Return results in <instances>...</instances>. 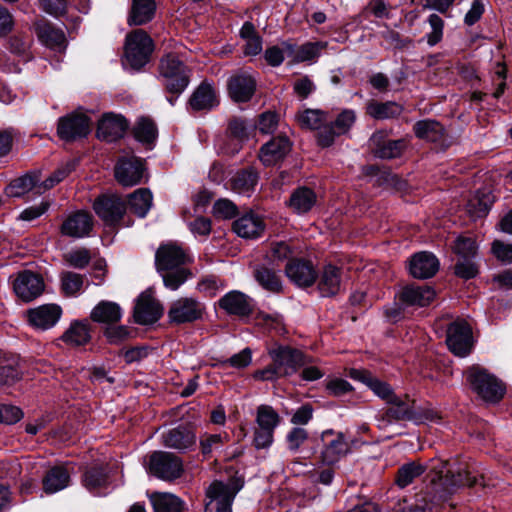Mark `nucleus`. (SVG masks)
Listing matches in <instances>:
<instances>
[{
    "label": "nucleus",
    "mask_w": 512,
    "mask_h": 512,
    "mask_svg": "<svg viewBox=\"0 0 512 512\" xmlns=\"http://www.w3.org/2000/svg\"><path fill=\"white\" fill-rule=\"evenodd\" d=\"M448 462L441 459H430L427 465L417 461L403 464L397 472L395 483L400 488L410 485L415 478L421 476L428 470L427 479L429 484L426 487L423 501L438 503L447 499L457 488L462 486L472 487L478 484L476 476H471L470 471L458 470L456 474L447 468Z\"/></svg>",
    "instance_id": "obj_1"
},
{
    "label": "nucleus",
    "mask_w": 512,
    "mask_h": 512,
    "mask_svg": "<svg viewBox=\"0 0 512 512\" xmlns=\"http://www.w3.org/2000/svg\"><path fill=\"white\" fill-rule=\"evenodd\" d=\"M188 255L176 244L161 245L155 254V265L161 274L165 287L177 290L188 279L190 273L184 267Z\"/></svg>",
    "instance_id": "obj_2"
},
{
    "label": "nucleus",
    "mask_w": 512,
    "mask_h": 512,
    "mask_svg": "<svg viewBox=\"0 0 512 512\" xmlns=\"http://www.w3.org/2000/svg\"><path fill=\"white\" fill-rule=\"evenodd\" d=\"M272 363L254 372L253 377L260 381H276L282 377L295 374L299 368L309 361L298 349L290 346H279L269 351Z\"/></svg>",
    "instance_id": "obj_3"
},
{
    "label": "nucleus",
    "mask_w": 512,
    "mask_h": 512,
    "mask_svg": "<svg viewBox=\"0 0 512 512\" xmlns=\"http://www.w3.org/2000/svg\"><path fill=\"white\" fill-rule=\"evenodd\" d=\"M465 377L472 391L486 402L496 403L505 394L503 383L480 366L468 368Z\"/></svg>",
    "instance_id": "obj_4"
},
{
    "label": "nucleus",
    "mask_w": 512,
    "mask_h": 512,
    "mask_svg": "<svg viewBox=\"0 0 512 512\" xmlns=\"http://www.w3.org/2000/svg\"><path fill=\"white\" fill-rule=\"evenodd\" d=\"M242 487L241 479H232L228 483H211L206 490L208 502L205 505V512H232V503Z\"/></svg>",
    "instance_id": "obj_5"
},
{
    "label": "nucleus",
    "mask_w": 512,
    "mask_h": 512,
    "mask_svg": "<svg viewBox=\"0 0 512 512\" xmlns=\"http://www.w3.org/2000/svg\"><path fill=\"white\" fill-rule=\"evenodd\" d=\"M153 51L151 37L141 29H136L126 36L124 57L127 64L139 70L145 66Z\"/></svg>",
    "instance_id": "obj_6"
},
{
    "label": "nucleus",
    "mask_w": 512,
    "mask_h": 512,
    "mask_svg": "<svg viewBox=\"0 0 512 512\" xmlns=\"http://www.w3.org/2000/svg\"><path fill=\"white\" fill-rule=\"evenodd\" d=\"M159 74L164 79V85L170 93L180 94L188 86L187 69L174 54H167L161 59Z\"/></svg>",
    "instance_id": "obj_7"
},
{
    "label": "nucleus",
    "mask_w": 512,
    "mask_h": 512,
    "mask_svg": "<svg viewBox=\"0 0 512 512\" xmlns=\"http://www.w3.org/2000/svg\"><path fill=\"white\" fill-rule=\"evenodd\" d=\"M388 404H390V407L376 416L380 429H386L394 421L421 422V416L415 410V402L408 397L395 396Z\"/></svg>",
    "instance_id": "obj_8"
},
{
    "label": "nucleus",
    "mask_w": 512,
    "mask_h": 512,
    "mask_svg": "<svg viewBox=\"0 0 512 512\" xmlns=\"http://www.w3.org/2000/svg\"><path fill=\"white\" fill-rule=\"evenodd\" d=\"M148 470L158 478L173 480L180 477L182 462L172 453L156 451L149 457Z\"/></svg>",
    "instance_id": "obj_9"
},
{
    "label": "nucleus",
    "mask_w": 512,
    "mask_h": 512,
    "mask_svg": "<svg viewBox=\"0 0 512 512\" xmlns=\"http://www.w3.org/2000/svg\"><path fill=\"white\" fill-rule=\"evenodd\" d=\"M323 448L321 460L324 464L333 465L344 457L350 450L348 441L342 432L327 429L321 434Z\"/></svg>",
    "instance_id": "obj_10"
},
{
    "label": "nucleus",
    "mask_w": 512,
    "mask_h": 512,
    "mask_svg": "<svg viewBox=\"0 0 512 512\" xmlns=\"http://www.w3.org/2000/svg\"><path fill=\"white\" fill-rule=\"evenodd\" d=\"M446 343L456 356H467L472 349V330L469 324L464 320L451 323L447 329Z\"/></svg>",
    "instance_id": "obj_11"
},
{
    "label": "nucleus",
    "mask_w": 512,
    "mask_h": 512,
    "mask_svg": "<svg viewBox=\"0 0 512 512\" xmlns=\"http://www.w3.org/2000/svg\"><path fill=\"white\" fill-rule=\"evenodd\" d=\"M96 215L106 225H116L126 212L125 201L116 195H101L93 203Z\"/></svg>",
    "instance_id": "obj_12"
},
{
    "label": "nucleus",
    "mask_w": 512,
    "mask_h": 512,
    "mask_svg": "<svg viewBox=\"0 0 512 512\" xmlns=\"http://www.w3.org/2000/svg\"><path fill=\"white\" fill-rule=\"evenodd\" d=\"M204 306L198 300L189 297L174 301L168 311V318L172 324L194 322L202 317Z\"/></svg>",
    "instance_id": "obj_13"
},
{
    "label": "nucleus",
    "mask_w": 512,
    "mask_h": 512,
    "mask_svg": "<svg viewBox=\"0 0 512 512\" xmlns=\"http://www.w3.org/2000/svg\"><path fill=\"white\" fill-rule=\"evenodd\" d=\"M91 121L82 113H72L58 121L57 134L67 142L86 137L90 132Z\"/></svg>",
    "instance_id": "obj_14"
},
{
    "label": "nucleus",
    "mask_w": 512,
    "mask_h": 512,
    "mask_svg": "<svg viewBox=\"0 0 512 512\" xmlns=\"http://www.w3.org/2000/svg\"><path fill=\"white\" fill-rule=\"evenodd\" d=\"M144 173V162L136 156L122 157L115 165V178L125 187H131L140 183Z\"/></svg>",
    "instance_id": "obj_15"
},
{
    "label": "nucleus",
    "mask_w": 512,
    "mask_h": 512,
    "mask_svg": "<svg viewBox=\"0 0 512 512\" xmlns=\"http://www.w3.org/2000/svg\"><path fill=\"white\" fill-rule=\"evenodd\" d=\"M93 216L84 210L69 214L60 226V233L70 238L88 237L93 229Z\"/></svg>",
    "instance_id": "obj_16"
},
{
    "label": "nucleus",
    "mask_w": 512,
    "mask_h": 512,
    "mask_svg": "<svg viewBox=\"0 0 512 512\" xmlns=\"http://www.w3.org/2000/svg\"><path fill=\"white\" fill-rule=\"evenodd\" d=\"M16 295L25 302L37 298L44 291V281L36 273L25 270L18 274L13 284Z\"/></svg>",
    "instance_id": "obj_17"
},
{
    "label": "nucleus",
    "mask_w": 512,
    "mask_h": 512,
    "mask_svg": "<svg viewBox=\"0 0 512 512\" xmlns=\"http://www.w3.org/2000/svg\"><path fill=\"white\" fill-rule=\"evenodd\" d=\"M219 308L228 315L249 316L254 307L253 299L238 290H232L222 296L218 301Z\"/></svg>",
    "instance_id": "obj_18"
},
{
    "label": "nucleus",
    "mask_w": 512,
    "mask_h": 512,
    "mask_svg": "<svg viewBox=\"0 0 512 512\" xmlns=\"http://www.w3.org/2000/svg\"><path fill=\"white\" fill-rule=\"evenodd\" d=\"M62 308L57 304H44L27 311L29 324L39 330H48L60 320Z\"/></svg>",
    "instance_id": "obj_19"
},
{
    "label": "nucleus",
    "mask_w": 512,
    "mask_h": 512,
    "mask_svg": "<svg viewBox=\"0 0 512 512\" xmlns=\"http://www.w3.org/2000/svg\"><path fill=\"white\" fill-rule=\"evenodd\" d=\"M197 436L194 429L188 425H179L162 434L163 444L180 452L195 447Z\"/></svg>",
    "instance_id": "obj_20"
},
{
    "label": "nucleus",
    "mask_w": 512,
    "mask_h": 512,
    "mask_svg": "<svg viewBox=\"0 0 512 512\" xmlns=\"http://www.w3.org/2000/svg\"><path fill=\"white\" fill-rule=\"evenodd\" d=\"M285 273L289 280L298 287H310L318 277L313 264L303 259L289 260Z\"/></svg>",
    "instance_id": "obj_21"
},
{
    "label": "nucleus",
    "mask_w": 512,
    "mask_h": 512,
    "mask_svg": "<svg viewBox=\"0 0 512 512\" xmlns=\"http://www.w3.org/2000/svg\"><path fill=\"white\" fill-rule=\"evenodd\" d=\"M292 143L285 135L272 138L264 144L259 152L260 161L265 166H273L282 161L291 151Z\"/></svg>",
    "instance_id": "obj_22"
},
{
    "label": "nucleus",
    "mask_w": 512,
    "mask_h": 512,
    "mask_svg": "<svg viewBox=\"0 0 512 512\" xmlns=\"http://www.w3.org/2000/svg\"><path fill=\"white\" fill-rule=\"evenodd\" d=\"M436 297L435 290L426 284H411L405 286L400 294L399 299L405 306L426 307L430 305Z\"/></svg>",
    "instance_id": "obj_23"
},
{
    "label": "nucleus",
    "mask_w": 512,
    "mask_h": 512,
    "mask_svg": "<svg viewBox=\"0 0 512 512\" xmlns=\"http://www.w3.org/2000/svg\"><path fill=\"white\" fill-rule=\"evenodd\" d=\"M127 127L128 124L124 117L107 113L98 123L97 137L107 142H113L124 135Z\"/></svg>",
    "instance_id": "obj_24"
},
{
    "label": "nucleus",
    "mask_w": 512,
    "mask_h": 512,
    "mask_svg": "<svg viewBox=\"0 0 512 512\" xmlns=\"http://www.w3.org/2000/svg\"><path fill=\"white\" fill-rule=\"evenodd\" d=\"M162 315L160 303L148 294H141L134 309L135 321L139 324H152Z\"/></svg>",
    "instance_id": "obj_25"
},
{
    "label": "nucleus",
    "mask_w": 512,
    "mask_h": 512,
    "mask_svg": "<svg viewBox=\"0 0 512 512\" xmlns=\"http://www.w3.org/2000/svg\"><path fill=\"white\" fill-rule=\"evenodd\" d=\"M439 269V261L430 252L416 253L410 260L409 272L414 278L427 279L436 274Z\"/></svg>",
    "instance_id": "obj_26"
},
{
    "label": "nucleus",
    "mask_w": 512,
    "mask_h": 512,
    "mask_svg": "<svg viewBox=\"0 0 512 512\" xmlns=\"http://www.w3.org/2000/svg\"><path fill=\"white\" fill-rule=\"evenodd\" d=\"M256 88L255 79L248 74H237L228 81V92L231 99L235 102H248Z\"/></svg>",
    "instance_id": "obj_27"
},
{
    "label": "nucleus",
    "mask_w": 512,
    "mask_h": 512,
    "mask_svg": "<svg viewBox=\"0 0 512 512\" xmlns=\"http://www.w3.org/2000/svg\"><path fill=\"white\" fill-rule=\"evenodd\" d=\"M38 39L45 46L62 51L66 48V37L62 29L55 27L46 20H40L35 25Z\"/></svg>",
    "instance_id": "obj_28"
},
{
    "label": "nucleus",
    "mask_w": 512,
    "mask_h": 512,
    "mask_svg": "<svg viewBox=\"0 0 512 512\" xmlns=\"http://www.w3.org/2000/svg\"><path fill=\"white\" fill-rule=\"evenodd\" d=\"M189 104L195 111L211 110L219 104L215 87L207 82H202L190 97Z\"/></svg>",
    "instance_id": "obj_29"
},
{
    "label": "nucleus",
    "mask_w": 512,
    "mask_h": 512,
    "mask_svg": "<svg viewBox=\"0 0 512 512\" xmlns=\"http://www.w3.org/2000/svg\"><path fill=\"white\" fill-rule=\"evenodd\" d=\"M383 133L376 132L370 138V144L373 147L374 154L383 159H392L399 157L405 147L403 140H383Z\"/></svg>",
    "instance_id": "obj_30"
},
{
    "label": "nucleus",
    "mask_w": 512,
    "mask_h": 512,
    "mask_svg": "<svg viewBox=\"0 0 512 512\" xmlns=\"http://www.w3.org/2000/svg\"><path fill=\"white\" fill-rule=\"evenodd\" d=\"M155 12V0H131L127 22L130 26L144 25L153 19Z\"/></svg>",
    "instance_id": "obj_31"
},
{
    "label": "nucleus",
    "mask_w": 512,
    "mask_h": 512,
    "mask_svg": "<svg viewBox=\"0 0 512 512\" xmlns=\"http://www.w3.org/2000/svg\"><path fill=\"white\" fill-rule=\"evenodd\" d=\"M233 230L242 238H257L264 231V223L259 216L248 213L234 221Z\"/></svg>",
    "instance_id": "obj_32"
},
{
    "label": "nucleus",
    "mask_w": 512,
    "mask_h": 512,
    "mask_svg": "<svg viewBox=\"0 0 512 512\" xmlns=\"http://www.w3.org/2000/svg\"><path fill=\"white\" fill-rule=\"evenodd\" d=\"M258 180V173L253 168H246L230 179V188L237 194L249 197L255 191Z\"/></svg>",
    "instance_id": "obj_33"
},
{
    "label": "nucleus",
    "mask_w": 512,
    "mask_h": 512,
    "mask_svg": "<svg viewBox=\"0 0 512 512\" xmlns=\"http://www.w3.org/2000/svg\"><path fill=\"white\" fill-rule=\"evenodd\" d=\"M90 318L96 323L114 324L121 320L122 309L112 301H100L91 311Z\"/></svg>",
    "instance_id": "obj_34"
},
{
    "label": "nucleus",
    "mask_w": 512,
    "mask_h": 512,
    "mask_svg": "<svg viewBox=\"0 0 512 512\" xmlns=\"http://www.w3.org/2000/svg\"><path fill=\"white\" fill-rule=\"evenodd\" d=\"M341 288V270L331 264L323 268L319 276L318 289L322 296L337 294Z\"/></svg>",
    "instance_id": "obj_35"
},
{
    "label": "nucleus",
    "mask_w": 512,
    "mask_h": 512,
    "mask_svg": "<svg viewBox=\"0 0 512 512\" xmlns=\"http://www.w3.org/2000/svg\"><path fill=\"white\" fill-rule=\"evenodd\" d=\"M403 110V106L394 101L379 102L371 100L366 106V113L376 120L396 118L402 114Z\"/></svg>",
    "instance_id": "obj_36"
},
{
    "label": "nucleus",
    "mask_w": 512,
    "mask_h": 512,
    "mask_svg": "<svg viewBox=\"0 0 512 512\" xmlns=\"http://www.w3.org/2000/svg\"><path fill=\"white\" fill-rule=\"evenodd\" d=\"M69 482L70 475L68 471L64 467L56 466L48 470L43 477V490L47 494H54L66 488Z\"/></svg>",
    "instance_id": "obj_37"
},
{
    "label": "nucleus",
    "mask_w": 512,
    "mask_h": 512,
    "mask_svg": "<svg viewBox=\"0 0 512 512\" xmlns=\"http://www.w3.org/2000/svg\"><path fill=\"white\" fill-rule=\"evenodd\" d=\"M62 340L71 346L86 345L91 340V328L87 321H74L62 336Z\"/></svg>",
    "instance_id": "obj_38"
},
{
    "label": "nucleus",
    "mask_w": 512,
    "mask_h": 512,
    "mask_svg": "<svg viewBox=\"0 0 512 512\" xmlns=\"http://www.w3.org/2000/svg\"><path fill=\"white\" fill-rule=\"evenodd\" d=\"M239 34L244 41L243 53L246 56H256L262 52V37L256 32L255 26L251 22H245Z\"/></svg>",
    "instance_id": "obj_39"
},
{
    "label": "nucleus",
    "mask_w": 512,
    "mask_h": 512,
    "mask_svg": "<svg viewBox=\"0 0 512 512\" xmlns=\"http://www.w3.org/2000/svg\"><path fill=\"white\" fill-rule=\"evenodd\" d=\"M254 278L265 290L279 293L282 290V282L274 268L259 265L254 269Z\"/></svg>",
    "instance_id": "obj_40"
},
{
    "label": "nucleus",
    "mask_w": 512,
    "mask_h": 512,
    "mask_svg": "<svg viewBox=\"0 0 512 512\" xmlns=\"http://www.w3.org/2000/svg\"><path fill=\"white\" fill-rule=\"evenodd\" d=\"M317 196L307 187L296 189L290 196L289 207L297 214H304L315 205Z\"/></svg>",
    "instance_id": "obj_41"
},
{
    "label": "nucleus",
    "mask_w": 512,
    "mask_h": 512,
    "mask_svg": "<svg viewBox=\"0 0 512 512\" xmlns=\"http://www.w3.org/2000/svg\"><path fill=\"white\" fill-rule=\"evenodd\" d=\"M40 180L38 172H30L19 178L14 179L5 189L9 197H21L31 190L36 191V184Z\"/></svg>",
    "instance_id": "obj_42"
},
{
    "label": "nucleus",
    "mask_w": 512,
    "mask_h": 512,
    "mask_svg": "<svg viewBox=\"0 0 512 512\" xmlns=\"http://www.w3.org/2000/svg\"><path fill=\"white\" fill-rule=\"evenodd\" d=\"M129 207L140 218H144L150 211L153 195L147 188H139L129 195Z\"/></svg>",
    "instance_id": "obj_43"
},
{
    "label": "nucleus",
    "mask_w": 512,
    "mask_h": 512,
    "mask_svg": "<svg viewBox=\"0 0 512 512\" xmlns=\"http://www.w3.org/2000/svg\"><path fill=\"white\" fill-rule=\"evenodd\" d=\"M413 130L418 138L431 142L442 140L445 132L444 127L439 122L431 119L416 122Z\"/></svg>",
    "instance_id": "obj_44"
},
{
    "label": "nucleus",
    "mask_w": 512,
    "mask_h": 512,
    "mask_svg": "<svg viewBox=\"0 0 512 512\" xmlns=\"http://www.w3.org/2000/svg\"><path fill=\"white\" fill-rule=\"evenodd\" d=\"M151 503L155 512H182L183 501L170 493H154Z\"/></svg>",
    "instance_id": "obj_45"
},
{
    "label": "nucleus",
    "mask_w": 512,
    "mask_h": 512,
    "mask_svg": "<svg viewBox=\"0 0 512 512\" xmlns=\"http://www.w3.org/2000/svg\"><path fill=\"white\" fill-rule=\"evenodd\" d=\"M255 421L257 427L275 432L280 424L281 417L272 406L262 404L257 407Z\"/></svg>",
    "instance_id": "obj_46"
},
{
    "label": "nucleus",
    "mask_w": 512,
    "mask_h": 512,
    "mask_svg": "<svg viewBox=\"0 0 512 512\" xmlns=\"http://www.w3.org/2000/svg\"><path fill=\"white\" fill-rule=\"evenodd\" d=\"M319 43H307L300 47H296L290 43H285V51L287 57H292L294 61L303 62L314 59L320 51Z\"/></svg>",
    "instance_id": "obj_47"
},
{
    "label": "nucleus",
    "mask_w": 512,
    "mask_h": 512,
    "mask_svg": "<svg viewBox=\"0 0 512 512\" xmlns=\"http://www.w3.org/2000/svg\"><path fill=\"white\" fill-rule=\"evenodd\" d=\"M133 134L137 141L151 144L157 137L158 131L155 123L149 118H140L134 128Z\"/></svg>",
    "instance_id": "obj_48"
},
{
    "label": "nucleus",
    "mask_w": 512,
    "mask_h": 512,
    "mask_svg": "<svg viewBox=\"0 0 512 512\" xmlns=\"http://www.w3.org/2000/svg\"><path fill=\"white\" fill-rule=\"evenodd\" d=\"M61 290L69 297L77 296L83 287L84 277L81 274L64 271L60 274Z\"/></svg>",
    "instance_id": "obj_49"
},
{
    "label": "nucleus",
    "mask_w": 512,
    "mask_h": 512,
    "mask_svg": "<svg viewBox=\"0 0 512 512\" xmlns=\"http://www.w3.org/2000/svg\"><path fill=\"white\" fill-rule=\"evenodd\" d=\"M84 486L91 492H96L107 485V473L103 467L93 466L83 476Z\"/></svg>",
    "instance_id": "obj_50"
},
{
    "label": "nucleus",
    "mask_w": 512,
    "mask_h": 512,
    "mask_svg": "<svg viewBox=\"0 0 512 512\" xmlns=\"http://www.w3.org/2000/svg\"><path fill=\"white\" fill-rule=\"evenodd\" d=\"M326 119L327 115L318 109H306L297 116L300 126L310 130H317Z\"/></svg>",
    "instance_id": "obj_51"
},
{
    "label": "nucleus",
    "mask_w": 512,
    "mask_h": 512,
    "mask_svg": "<svg viewBox=\"0 0 512 512\" xmlns=\"http://www.w3.org/2000/svg\"><path fill=\"white\" fill-rule=\"evenodd\" d=\"M492 203L493 199L490 194H477L468 202L467 209L472 217L480 218L488 213Z\"/></svg>",
    "instance_id": "obj_52"
},
{
    "label": "nucleus",
    "mask_w": 512,
    "mask_h": 512,
    "mask_svg": "<svg viewBox=\"0 0 512 512\" xmlns=\"http://www.w3.org/2000/svg\"><path fill=\"white\" fill-rule=\"evenodd\" d=\"M427 22L431 31L426 34L427 44L430 47L437 45L443 39L444 34V20L437 14L429 15Z\"/></svg>",
    "instance_id": "obj_53"
},
{
    "label": "nucleus",
    "mask_w": 512,
    "mask_h": 512,
    "mask_svg": "<svg viewBox=\"0 0 512 512\" xmlns=\"http://www.w3.org/2000/svg\"><path fill=\"white\" fill-rule=\"evenodd\" d=\"M477 249L476 242L472 237L459 236L453 246L458 259L475 258Z\"/></svg>",
    "instance_id": "obj_54"
},
{
    "label": "nucleus",
    "mask_w": 512,
    "mask_h": 512,
    "mask_svg": "<svg viewBox=\"0 0 512 512\" xmlns=\"http://www.w3.org/2000/svg\"><path fill=\"white\" fill-rule=\"evenodd\" d=\"M63 259L69 266L83 269L89 264L91 254L86 248H77L65 253Z\"/></svg>",
    "instance_id": "obj_55"
},
{
    "label": "nucleus",
    "mask_w": 512,
    "mask_h": 512,
    "mask_svg": "<svg viewBox=\"0 0 512 512\" xmlns=\"http://www.w3.org/2000/svg\"><path fill=\"white\" fill-rule=\"evenodd\" d=\"M293 250L283 241L273 242L266 253V258L273 264L288 260L292 257Z\"/></svg>",
    "instance_id": "obj_56"
},
{
    "label": "nucleus",
    "mask_w": 512,
    "mask_h": 512,
    "mask_svg": "<svg viewBox=\"0 0 512 512\" xmlns=\"http://www.w3.org/2000/svg\"><path fill=\"white\" fill-rule=\"evenodd\" d=\"M227 440V434H205L200 438L201 451L204 455H209L213 451L221 449Z\"/></svg>",
    "instance_id": "obj_57"
},
{
    "label": "nucleus",
    "mask_w": 512,
    "mask_h": 512,
    "mask_svg": "<svg viewBox=\"0 0 512 512\" xmlns=\"http://www.w3.org/2000/svg\"><path fill=\"white\" fill-rule=\"evenodd\" d=\"M253 127V123H249L242 118H233L229 121L228 124V130L230 134L238 140L247 139Z\"/></svg>",
    "instance_id": "obj_58"
},
{
    "label": "nucleus",
    "mask_w": 512,
    "mask_h": 512,
    "mask_svg": "<svg viewBox=\"0 0 512 512\" xmlns=\"http://www.w3.org/2000/svg\"><path fill=\"white\" fill-rule=\"evenodd\" d=\"M317 141L322 147H329L334 143L336 137L340 136L337 133L332 121L325 120V123L317 129Z\"/></svg>",
    "instance_id": "obj_59"
},
{
    "label": "nucleus",
    "mask_w": 512,
    "mask_h": 512,
    "mask_svg": "<svg viewBox=\"0 0 512 512\" xmlns=\"http://www.w3.org/2000/svg\"><path fill=\"white\" fill-rule=\"evenodd\" d=\"M213 214L217 218L231 219L238 214V209L232 201L219 199L213 205Z\"/></svg>",
    "instance_id": "obj_60"
},
{
    "label": "nucleus",
    "mask_w": 512,
    "mask_h": 512,
    "mask_svg": "<svg viewBox=\"0 0 512 512\" xmlns=\"http://www.w3.org/2000/svg\"><path fill=\"white\" fill-rule=\"evenodd\" d=\"M474 259L475 258L458 259L454 267L455 274L463 279L474 278L478 273V267Z\"/></svg>",
    "instance_id": "obj_61"
},
{
    "label": "nucleus",
    "mask_w": 512,
    "mask_h": 512,
    "mask_svg": "<svg viewBox=\"0 0 512 512\" xmlns=\"http://www.w3.org/2000/svg\"><path fill=\"white\" fill-rule=\"evenodd\" d=\"M356 120V115L353 110L346 109L343 110L337 118L332 121L334 127L338 134L343 135L347 133L350 128L353 126Z\"/></svg>",
    "instance_id": "obj_62"
},
{
    "label": "nucleus",
    "mask_w": 512,
    "mask_h": 512,
    "mask_svg": "<svg viewBox=\"0 0 512 512\" xmlns=\"http://www.w3.org/2000/svg\"><path fill=\"white\" fill-rule=\"evenodd\" d=\"M308 439V432L301 427L292 428L286 435L288 449L297 452L301 445Z\"/></svg>",
    "instance_id": "obj_63"
},
{
    "label": "nucleus",
    "mask_w": 512,
    "mask_h": 512,
    "mask_svg": "<svg viewBox=\"0 0 512 512\" xmlns=\"http://www.w3.org/2000/svg\"><path fill=\"white\" fill-rule=\"evenodd\" d=\"M23 417L22 410L13 405H0V423L11 425L20 421Z\"/></svg>",
    "instance_id": "obj_64"
}]
</instances>
